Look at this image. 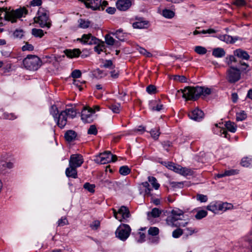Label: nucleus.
<instances>
[{"instance_id": "1", "label": "nucleus", "mask_w": 252, "mask_h": 252, "mask_svg": "<svg viewBox=\"0 0 252 252\" xmlns=\"http://www.w3.org/2000/svg\"><path fill=\"white\" fill-rule=\"evenodd\" d=\"M28 10L25 8L17 9L11 12H5L0 13V26L3 25V21H10L11 23L16 22L18 18L27 15Z\"/></svg>"}, {"instance_id": "2", "label": "nucleus", "mask_w": 252, "mask_h": 252, "mask_svg": "<svg viewBox=\"0 0 252 252\" xmlns=\"http://www.w3.org/2000/svg\"><path fill=\"white\" fill-rule=\"evenodd\" d=\"M34 22L42 28L49 29L51 27L52 22L49 18V11L43 7H39L36 16L34 18Z\"/></svg>"}, {"instance_id": "3", "label": "nucleus", "mask_w": 252, "mask_h": 252, "mask_svg": "<svg viewBox=\"0 0 252 252\" xmlns=\"http://www.w3.org/2000/svg\"><path fill=\"white\" fill-rule=\"evenodd\" d=\"M23 64L27 69L36 71L41 66L42 61L36 55H29L23 60Z\"/></svg>"}, {"instance_id": "4", "label": "nucleus", "mask_w": 252, "mask_h": 252, "mask_svg": "<svg viewBox=\"0 0 252 252\" xmlns=\"http://www.w3.org/2000/svg\"><path fill=\"white\" fill-rule=\"evenodd\" d=\"M182 96L186 100H195L200 96V94L202 92L201 89L198 86L195 87L189 86L182 90Z\"/></svg>"}, {"instance_id": "5", "label": "nucleus", "mask_w": 252, "mask_h": 252, "mask_svg": "<svg viewBox=\"0 0 252 252\" xmlns=\"http://www.w3.org/2000/svg\"><path fill=\"white\" fill-rule=\"evenodd\" d=\"M171 216H168L166 219L169 225L175 227H185L188 224V222L181 224L177 222V220H182V217H183L184 212L182 210L179 209H173L171 211Z\"/></svg>"}, {"instance_id": "6", "label": "nucleus", "mask_w": 252, "mask_h": 252, "mask_svg": "<svg viewBox=\"0 0 252 252\" xmlns=\"http://www.w3.org/2000/svg\"><path fill=\"white\" fill-rule=\"evenodd\" d=\"M130 231L131 228L128 224H122L118 227L115 234L119 239L125 241L129 237Z\"/></svg>"}, {"instance_id": "7", "label": "nucleus", "mask_w": 252, "mask_h": 252, "mask_svg": "<svg viewBox=\"0 0 252 252\" xmlns=\"http://www.w3.org/2000/svg\"><path fill=\"white\" fill-rule=\"evenodd\" d=\"M112 211L115 218L120 221L126 220L130 216L128 208L125 206H121L117 211L114 208L112 209Z\"/></svg>"}, {"instance_id": "8", "label": "nucleus", "mask_w": 252, "mask_h": 252, "mask_svg": "<svg viewBox=\"0 0 252 252\" xmlns=\"http://www.w3.org/2000/svg\"><path fill=\"white\" fill-rule=\"evenodd\" d=\"M94 111L90 107H84L81 112V119L85 123H91L93 122V114Z\"/></svg>"}, {"instance_id": "9", "label": "nucleus", "mask_w": 252, "mask_h": 252, "mask_svg": "<svg viewBox=\"0 0 252 252\" xmlns=\"http://www.w3.org/2000/svg\"><path fill=\"white\" fill-rule=\"evenodd\" d=\"M77 40L83 44L89 45L96 44L98 41V39L95 37L93 36L91 34H84L81 38H77Z\"/></svg>"}, {"instance_id": "10", "label": "nucleus", "mask_w": 252, "mask_h": 252, "mask_svg": "<svg viewBox=\"0 0 252 252\" xmlns=\"http://www.w3.org/2000/svg\"><path fill=\"white\" fill-rule=\"evenodd\" d=\"M84 162L83 156L80 154H73L71 155L69 164L76 167L81 166Z\"/></svg>"}, {"instance_id": "11", "label": "nucleus", "mask_w": 252, "mask_h": 252, "mask_svg": "<svg viewBox=\"0 0 252 252\" xmlns=\"http://www.w3.org/2000/svg\"><path fill=\"white\" fill-rule=\"evenodd\" d=\"M85 4L86 7L96 10L100 8L101 0H80Z\"/></svg>"}, {"instance_id": "12", "label": "nucleus", "mask_w": 252, "mask_h": 252, "mask_svg": "<svg viewBox=\"0 0 252 252\" xmlns=\"http://www.w3.org/2000/svg\"><path fill=\"white\" fill-rule=\"evenodd\" d=\"M57 121L58 126L61 128H63L67 124V116L65 112L62 111L57 116V118H55Z\"/></svg>"}, {"instance_id": "13", "label": "nucleus", "mask_w": 252, "mask_h": 252, "mask_svg": "<svg viewBox=\"0 0 252 252\" xmlns=\"http://www.w3.org/2000/svg\"><path fill=\"white\" fill-rule=\"evenodd\" d=\"M188 116L192 120L195 121H200L203 118L204 113L202 110L198 108H196L189 112Z\"/></svg>"}, {"instance_id": "14", "label": "nucleus", "mask_w": 252, "mask_h": 252, "mask_svg": "<svg viewBox=\"0 0 252 252\" xmlns=\"http://www.w3.org/2000/svg\"><path fill=\"white\" fill-rule=\"evenodd\" d=\"M117 8L121 11H126L131 6L130 0H118L116 3Z\"/></svg>"}, {"instance_id": "15", "label": "nucleus", "mask_w": 252, "mask_h": 252, "mask_svg": "<svg viewBox=\"0 0 252 252\" xmlns=\"http://www.w3.org/2000/svg\"><path fill=\"white\" fill-rule=\"evenodd\" d=\"M229 79H240L241 77L240 70L236 67H230L227 70Z\"/></svg>"}, {"instance_id": "16", "label": "nucleus", "mask_w": 252, "mask_h": 252, "mask_svg": "<svg viewBox=\"0 0 252 252\" xmlns=\"http://www.w3.org/2000/svg\"><path fill=\"white\" fill-rule=\"evenodd\" d=\"M65 55L69 58H74L78 57L81 53L79 49L75 48L73 49H66L64 51Z\"/></svg>"}, {"instance_id": "17", "label": "nucleus", "mask_w": 252, "mask_h": 252, "mask_svg": "<svg viewBox=\"0 0 252 252\" xmlns=\"http://www.w3.org/2000/svg\"><path fill=\"white\" fill-rule=\"evenodd\" d=\"M234 55L238 58L244 60H249L250 58V56L248 54V52L242 50V49H238L235 50L234 51Z\"/></svg>"}, {"instance_id": "18", "label": "nucleus", "mask_w": 252, "mask_h": 252, "mask_svg": "<svg viewBox=\"0 0 252 252\" xmlns=\"http://www.w3.org/2000/svg\"><path fill=\"white\" fill-rule=\"evenodd\" d=\"M77 168L75 166L71 165L69 164V167L67 168L65 170V174L67 177H71L74 179L77 178Z\"/></svg>"}, {"instance_id": "19", "label": "nucleus", "mask_w": 252, "mask_h": 252, "mask_svg": "<svg viewBox=\"0 0 252 252\" xmlns=\"http://www.w3.org/2000/svg\"><path fill=\"white\" fill-rule=\"evenodd\" d=\"M150 109L153 111H159L163 109V105L160 103L159 100H153L149 103Z\"/></svg>"}, {"instance_id": "20", "label": "nucleus", "mask_w": 252, "mask_h": 252, "mask_svg": "<svg viewBox=\"0 0 252 252\" xmlns=\"http://www.w3.org/2000/svg\"><path fill=\"white\" fill-rule=\"evenodd\" d=\"M111 153L109 151H105L103 153H100L99 155L100 158L99 162L101 164H105L110 162V158Z\"/></svg>"}, {"instance_id": "21", "label": "nucleus", "mask_w": 252, "mask_h": 252, "mask_svg": "<svg viewBox=\"0 0 252 252\" xmlns=\"http://www.w3.org/2000/svg\"><path fill=\"white\" fill-rule=\"evenodd\" d=\"M217 37L227 44L234 43L237 40V38H234L232 36L227 34L219 35Z\"/></svg>"}, {"instance_id": "22", "label": "nucleus", "mask_w": 252, "mask_h": 252, "mask_svg": "<svg viewBox=\"0 0 252 252\" xmlns=\"http://www.w3.org/2000/svg\"><path fill=\"white\" fill-rule=\"evenodd\" d=\"M149 23L147 21L144 20H138L135 22H134L132 24V26L135 29H145L148 27Z\"/></svg>"}, {"instance_id": "23", "label": "nucleus", "mask_w": 252, "mask_h": 252, "mask_svg": "<svg viewBox=\"0 0 252 252\" xmlns=\"http://www.w3.org/2000/svg\"><path fill=\"white\" fill-rule=\"evenodd\" d=\"M77 136L75 131L72 130H67L64 134L65 139L67 142H72L74 140Z\"/></svg>"}, {"instance_id": "24", "label": "nucleus", "mask_w": 252, "mask_h": 252, "mask_svg": "<svg viewBox=\"0 0 252 252\" xmlns=\"http://www.w3.org/2000/svg\"><path fill=\"white\" fill-rule=\"evenodd\" d=\"M239 170L236 169H230L225 170L223 173H219L217 175L218 178H220L224 176H229L238 174Z\"/></svg>"}, {"instance_id": "25", "label": "nucleus", "mask_w": 252, "mask_h": 252, "mask_svg": "<svg viewBox=\"0 0 252 252\" xmlns=\"http://www.w3.org/2000/svg\"><path fill=\"white\" fill-rule=\"evenodd\" d=\"M212 55L216 58H222L225 55V52L223 48H216L212 52Z\"/></svg>"}, {"instance_id": "26", "label": "nucleus", "mask_w": 252, "mask_h": 252, "mask_svg": "<svg viewBox=\"0 0 252 252\" xmlns=\"http://www.w3.org/2000/svg\"><path fill=\"white\" fill-rule=\"evenodd\" d=\"M177 173H179L182 175L183 176H188V175H191L192 173V171L191 169L189 168H187L186 167H183L179 165V167H178V170L177 172Z\"/></svg>"}, {"instance_id": "27", "label": "nucleus", "mask_w": 252, "mask_h": 252, "mask_svg": "<svg viewBox=\"0 0 252 252\" xmlns=\"http://www.w3.org/2000/svg\"><path fill=\"white\" fill-rule=\"evenodd\" d=\"M220 203L213 202L207 206V209L213 212L220 211Z\"/></svg>"}, {"instance_id": "28", "label": "nucleus", "mask_w": 252, "mask_h": 252, "mask_svg": "<svg viewBox=\"0 0 252 252\" xmlns=\"http://www.w3.org/2000/svg\"><path fill=\"white\" fill-rule=\"evenodd\" d=\"M79 27L82 29H87L89 27L91 22L88 20L79 19L78 21Z\"/></svg>"}, {"instance_id": "29", "label": "nucleus", "mask_w": 252, "mask_h": 252, "mask_svg": "<svg viewBox=\"0 0 252 252\" xmlns=\"http://www.w3.org/2000/svg\"><path fill=\"white\" fill-rule=\"evenodd\" d=\"M13 164L11 162H6L4 161H0V171H3L6 168L11 169L13 168Z\"/></svg>"}, {"instance_id": "30", "label": "nucleus", "mask_w": 252, "mask_h": 252, "mask_svg": "<svg viewBox=\"0 0 252 252\" xmlns=\"http://www.w3.org/2000/svg\"><path fill=\"white\" fill-rule=\"evenodd\" d=\"M2 74L5 75H9L13 70L12 64L10 63L6 64L1 69Z\"/></svg>"}, {"instance_id": "31", "label": "nucleus", "mask_w": 252, "mask_h": 252, "mask_svg": "<svg viewBox=\"0 0 252 252\" xmlns=\"http://www.w3.org/2000/svg\"><path fill=\"white\" fill-rule=\"evenodd\" d=\"M32 34L36 37L41 38L44 35V32L41 29L34 28L32 29Z\"/></svg>"}, {"instance_id": "32", "label": "nucleus", "mask_w": 252, "mask_h": 252, "mask_svg": "<svg viewBox=\"0 0 252 252\" xmlns=\"http://www.w3.org/2000/svg\"><path fill=\"white\" fill-rule=\"evenodd\" d=\"M225 126L228 130L231 132H235L236 130V125L233 122L228 121L225 124Z\"/></svg>"}, {"instance_id": "33", "label": "nucleus", "mask_w": 252, "mask_h": 252, "mask_svg": "<svg viewBox=\"0 0 252 252\" xmlns=\"http://www.w3.org/2000/svg\"><path fill=\"white\" fill-rule=\"evenodd\" d=\"M208 212L203 210H198L197 211L196 215H195V218L196 220H201L207 216Z\"/></svg>"}, {"instance_id": "34", "label": "nucleus", "mask_w": 252, "mask_h": 252, "mask_svg": "<svg viewBox=\"0 0 252 252\" xmlns=\"http://www.w3.org/2000/svg\"><path fill=\"white\" fill-rule=\"evenodd\" d=\"M162 14L164 17L168 19L173 18L175 15V13L173 11L167 9H163Z\"/></svg>"}, {"instance_id": "35", "label": "nucleus", "mask_w": 252, "mask_h": 252, "mask_svg": "<svg viewBox=\"0 0 252 252\" xmlns=\"http://www.w3.org/2000/svg\"><path fill=\"white\" fill-rule=\"evenodd\" d=\"M148 181L151 184L153 187L155 189H158L159 188V184L157 182V180L155 177L153 176H149Z\"/></svg>"}, {"instance_id": "36", "label": "nucleus", "mask_w": 252, "mask_h": 252, "mask_svg": "<svg viewBox=\"0 0 252 252\" xmlns=\"http://www.w3.org/2000/svg\"><path fill=\"white\" fill-rule=\"evenodd\" d=\"M72 85L78 88L80 91L83 90L82 86L86 83V81L83 80L82 82L80 81V80H72Z\"/></svg>"}, {"instance_id": "37", "label": "nucleus", "mask_w": 252, "mask_h": 252, "mask_svg": "<svg viewBox=\"0 0 252 252\" xmlns=\"http://www.w3.org/2000/svg\"><path fill=\"white\" fill-rule=\"evenodd\" d=\"M241 164L244 167H249L252 164V159L248 157H245L242 159Z\"/></svg>"}, {"instance_id": "38", "label": "nucleus", "mask_w": 252, "mask_h": 252, "mask_svg": "<svg viewBox=\"0 0 252 252\" xmlns=\"http://www.w3.org/2000/svg\"><path fill=\"white\" fill-rule=\"evenodd\" d=\"M130 171V169L126 165L122 166L119 169L120 174L124 176L129 174Z\"/></svg>"}, {"instance_id": "39", "label": "nucleus", "mask_w": 252, "mask_h": 252, "mask_svg": "<svg viewBox=\"0 0 252 252\" xmlns=\"http://www.w3.org/2000/svg\"><path fill=\"white\" fill-rule=\"evenodd\" d=\"M94 50L98 54H100L101 52H103L105 50L104 43L101 42L100 43L98 44L97 45L94 47Z\"/></svg>"}, {"instance_id": "40", "label": "nucleus", "mask_w": 252, "mask_h": 252, "mask_svg": "<svg viewBox=\"0 0 252 252\" xmlns=\"http://www.w3.org/2000/svg\"><path fill=\"white\" fill-rule=\"evenodd\" d=\"M64 112H65L66 116L68 117H70L72 118L75 117L76 115V112L74 109L73 108H66L64 110Z\"/></svg>"}, {"instance_id": "41", "label": "nucleus", "mask_w": 252, "mask_h": 252, "mask_svg": "<svg viewBox=\"0 0 252 252\" xmlns=\"http://www.w3.org/2000/svg\"><path fill=\"white\" fill-rule=\"evenodd\" d=\"M233 207V205L231 203H228L227 202L225 203H220V211H226L227 210L231 209Z\"/></svg>"}, {"instance_id": "42", "label": "nucleus", "mask_w": 252, "mask_h": 252, "mask_svg": "<svg viewBox=\"0 0 252 252\" xmlns=\"http://www.w3.org/2000/svg\"><path fill=\"white\" fill-rule=\"evenodd\" d=\"M24 32L22 29H16L13 33V35L16 38H22L24 36Z\"/></svg>"}, {"instance_id": "43", "label": "nucleus", "mask_w": 252, "mask_h": 252, "mask_svg": "<svg viewBox=\"0 0 252 252\" xmlns=\"http://www.w3.org/2000/svg\"><path fill=\"white\" fill-rule=\"evenodd\" d=\"M194 51L199 55H204L207 53V49L201 46H196L194 48Z\"/></svg>"}, {"instance_id": "44", "label": "nucleus", "mask_w": 252, "mask_h": 252, "mask_svg": "<svg viewBox=\"0 0 252 252\" xmlns=\"http://www.w3.org/2000/svg\"><path fill=\"white\" fill-rule=\"evenodd\" d=\"M95 185L94 184H91L89 183H86L83 186V188L91 193L94 192Z\"/></svg>"}, {"instance_id": "45", "label": "nucleus", "mask_w": 252, "mask_h": 252, "mask_svg": "<svg viewBox=\"0 0 252 252\" xmlns=\"http://www.w3.org/2000/svg\"><path fill=\"white\" fill-rule=\"evenodd\" d=\"M247 118V114L244 111L236 113V119L237 121H242Z\"/></svg>"}, {"instance_id": "46", "label": "nucleus", "mask_w": 252, "mask_h": 252, "mask_svg": "<svg viewBox=\"0 0 252 252\" xmlns=\"http://www.w3.org/2000/svg\"><path fill=\"white\" fill-rule=\"evenodd\" d=\"M82 72L79 69L74 70L71 73L69 77H72L73 79H77L81 77Z\"/></svg>"}, {"instance_id": "47", "label": "nucleus", "mask_w": 252, "mask_h": 252, "mask_svg": "<svg viewBox=\"0 0 252 252\" xmlns=\"http://www.w3.org/2000/svg\"><path fill=\"white\" fill-rule=\"evenodd\" d=\"M148 232V234L151 236H157L159 233V229L156 227H151Z\"/></svg>"}, {"instance_id": "48", "label": "nucleus", "mask_w": 252, "mask_h": 252, "mask_svg": "<svg viewBox=\"0 0 252 252\" xmlns=\"http://www.w3.org/2000/svg\"><path fill=\"white\" fill-rule=\"evenodd\" d=\"M50 114L55 118H57L59 115V111L56 105H52L50 109Z\"/></svg>"}, {"instance_id": "49", "label": "nucleus", "mask_w": 252, "mask_h": 252, "mask_svg": "<svg viewBox=\"0 0 252 252\" xmlns=\"http://www.w3.org/2000/svg\"><path fill=\"white\" fill-rule=\"evenodd\" d=\"M105 40L106 43L109 45H113L115 42V40L114 38L111 36L109 34H106L105 35Z\"/></svg>"}, {"instance_id": "50", "label": "nucleus", "mask_w": 252, "mask_h": 252, "mask_svg": "<svg viewBox=\"0 0 252 252\" xmlns=\"http://www.w3.org/2000/svg\"><path fill=\"white\" fill-rule=\"evenodd\" d=\"M179 165H176L172 162H168L167 163V168L177 173L178 170Z\"/></svg>"}, {"instance_id": "51", "label": "nucleus", "mask_w": 252, "mask_h": 252, "mask_svg": "<svg viewBox=\"0 0 252 252\" xmlns=\"http://www.w3.org/2000/svg\"><path fill=\"white\" fill-rule=\"evenodd\" d=\"M158 128H155L151 130L150 133L152 137L155 139H157L158 138V136L160 135V132H159Z\"/></svg>"}, {"instance_id": "52", "label": "nucleus", "mask_w": 252, "mask_h": 252, "mask_svg": "<svg viewBox=\"0 0 252 252\" xmlns=\"http://www.w3.org/2000/svg\"><path fill=\"white\" fill-rule=\"evenodd\" d=\"M120 104H111L109 106V108L115 113H119L120 112Z\"/></svg>"}, {"instance_id": "53", "label": "nucleus", "mask_w": 252, "mask_h": 252, "mask_svg": "<svg viewBox=\"0 0 252 252\" xmlns=\"http://www.w3.org/2000/svg\"><path fill=\"white\" fill-rule=\"evenodd\" d=\"M183 234V231L180 228H177L172 232V236L175 238H179Z\"/></svg>"}, {"instance_id": "54", "label": "nucleus", "mask_w": 252, "mask_h": 252, "mask_svg": "<svg viewBox=\"0 0 252 252\" xmlns=\"http://www.w3.org/2000/svg\"><path fill=\"white\" fill-rule=\"evenodd\" d=\"M88 133L89 134L96 135L97 133V130L95 125H91L88 130Z\"/></svg>"}, {"instance_id": "55", "label": "nucleus", "mask_w": 252, "mask_h": 252, "mask_svg": "<svg viewBox=\"0 0 252 252\" xmlns=\"http://www.w3.org/2000/svg\"><path fill=\"white\" fill-rule=\"evenodd\" d=\"M161 213V212L157 208L153 209L151 212V215L153 218L158 217Z\"/></svg>"}, {"instance_id": "56", "label": "nucleus", "mask_w": 252, "mask_h": 252, "mask_svg": "<svg viewBox=\"0 0 252 252\" xmlns=\"http://www.w3.org/2000/svg\"><path fill=\"white\" fill-rule=\"evenodd\" d=\"M22 49L23 51H32L33 50L34 47L32 45L29 44L28 42H26V44L22 47Z\"/></svg>"}, {"instance_id": "57", "label": "nucleus", "mask_w": 252, "mask_h": 252, "mask_svg": "<svg viewBox=\"0 0 252 252\" xmlns=\"http://www.w3.org/2000/svg\"><path fill=\"white\" fill-rule=\"evenodd\" d=\"M196 199L201 202H206L208 200V197L207 195L198 194L196 195Z\"/></svg>"}, {"instance_id": "58", "label": "nucleus", "mask_w": 252, "mask_h": 252, "mask_svg": "<svg viewBox=\"0 0 252 252\" xmlns=\"http://www.w3.org/2000/svg\"><path fill=\"white\" fill-rule=\"evenodd\" d=\"M146 91L150 94H155L157 91V89L155 86L150 85L147 87Z\"/></svg>"}, {"instance_id": "59", "label": "nucleus", "mask_w": 252, "mask_h": 252, "mask_svg": "<svg viewBox=\"0 0 252 252\" xmlns=\"http://www.w3.org/2000/svg\"><path fill=\"white\" fill-rule=\"evenodd\" d=\"M184 231L186 232L187 235H191L193 233H196L197 232V230L196 228L192 227H187L184 229Z\"/></svg>"}, {"instance_id": "60", "label": "nucleus", "mask_w": 252, "mask_h": 252, "mask_svg": "<svg viewBox=\"0 0 252 252\" xmlns=\"http://www.w3.org/2000/svg\"><path fill=\"white\" fill-rule=\"evenodd\" d=\"M58 226H63L68 224V220L65 217H62L58 221Z\"/></svg>"}, {"instance_id": "61", "label": "nucleus", "mask_w": 252, "mask_h": 252, "mask_svg": "<svg viewBox=\"0 0 252 252\" xmlns=\"http://www.w3.org/2000/svg\"><path fill=\"white\" fill-rule=\"evenodd\" d=\"M100 226V221L96 220L94 221L90 225V227L93 230L97 229Z\"/></svg>"}, {"instance_id": "62", "label": "nucleus", "mask_w": 252, "mask_h": 252, "mask_svg": "<svg viewBox=\"0 0 252 252\" xmlns=\"http://www.w3.org/2000/svg\"><path fill=\"white\" fill-rule=\"evenodd\" d=\"M235 56L229 55L226 58V62L228 64H231L233 62H236V60L235 57Z\"/></svg>"}, {"instance_id": "63", "label": "nucleus", "mask_w": 252, "mask_h": 252, "mask_svg": "<svg viewBox=\"0 0 252 252\" xmlns=\"http://www.w3.org/2000/svg\"><path fill=\"white\" fill-rule=\"evenodd\" d=\"M199 88H201V90H202V93H201L200 94V95H208V94H210L211 93V91L210 90V89L209 88H204V87H199Z\"/></svg>"}, {"instance_id": "64", "label": "nucleus", "mask_w": 252, "mask_h": 252, "mask_svg": "<svg viewBox=\"0 0 252 252\" xmlns=\"http://www.w3.org/2000/svg\"><path fill=\"white\" fill-rule=\"evenodd\" d=\"M142 185L143 187L146 188L145 192L147 194H149L152 190V189L150 188V185L148 182H145L142 183Z\"/></svg>"}]
</instances>
